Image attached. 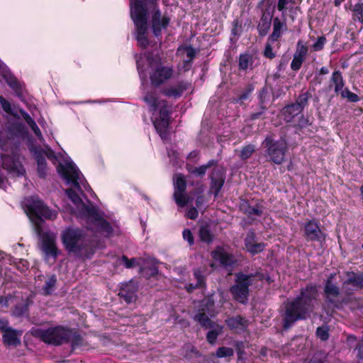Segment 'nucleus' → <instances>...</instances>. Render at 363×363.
Listing matches in <instances>:
<instances>
[{"label": "nucleus", "instance_id": "nucleus-1", "mask_svg": "<svg viewBox=\"0 0 363 363\" xmlns=\"http://www.w3.org/2000/svg\"><path fill=\"white\" fill-rule=\"evenodd\" d=\"M130 17L135 26L136 40L142 48L148 45L147 37V19L151 17L152 31L155 36L160 35L169 21L166 16H162L152 0H135L130 4Z\"/></svg>", "mask_w": 363, "mask_h": 363}, {"label": "nucleus", "instance_id": "nucleus-2", "mask_svg": "<svg viewBox=\"0 0 363 363\" xmlns=\"http://www.w3.org/2000/svg\"><path fill=\"white\" fill-rule=\"evenodd\" d=\"M317 289L315 286H307L299 296L286 306L284 328H289L296 320L305 319L313 311L316 302Z\"/></svg>", "mask_w": 363, "mask_h": 363}, {"label": "nucleus", "instance_id": "nucleus-3", "mask_svg": "<svg viewBox=\"0 0 363 363\" xmlns=\"http://www.w3.org/2000/svg\"><path fill=\"white\" fill-rule=\"evenodd\" d=\"M66 193L74 204V213L77 216L86 218L89 228L99 232L104 236H109L113 233V229L101 217L93 205L85 204L72 189L66 190Z\"/></svg>", "mask_w": 363, "mask_h": 363}, {"label": "nucleus", "instance_id": "nucleus-4", "mask_svg": "<svg viewBox=\"0 0 363 363\" xmlns=\"http://www.w3.org/2000/svg\"><path fill=\"white\" fill-rule=\"evenodd\" d=\"M137 66L142 80L146 79L147 74L145 72L147 67H150L151 69L150 79L152 84L156 85L170 79L173 74L172 67L165 65L158 56H152L150 53H144L137 60Z\"/></svg>", "mask_w": 363, "mask_h": 363}, {"label": "nucleus", "instance_id": "nucleus-5", "mask_svg": "<svg viewBox=\"0 0 363 363\" xmlns=\"http://www.w3.org/2000/svg\"><path fill=\"white\" fill-rule=\"evenodd\" d=\"M144 101L150 106L154 115L153 123L162 139L168 136L169 108L165 102L157 99L155 93H148L144 96Z\"/></svg>", "mask_w": 363, "mask_h": 363}, {"label": "nucleus", "instance_id": "nucleus-6", "mask_svg": "<svg viewBox=\"0 0 363 363\" xmlns=\"http://www.w3.org/2000/svg\"><path fill=\"white\" fill-rule=\"evenodd\" d=\"M44 154L48 159L58 161L57 172L67 183H72L76 188H79V184L83 182V175L69 158L64 155H55L48 147H46Z\"/></svg>", "mask_w": 363, "mask_h": 363}, {"label": "nucleus", "instance_id": "nucleus-7", "mask_svg": "<svg viewBox=\"0 0 363 363\" xmlns=\"http://www.w3.org/2000/svg\"><path fill=\"white\" fill-rule=\"evenodd\" d=\"M201 311L194 317L195 320L198 321L202 326L205 328H210L211 330L207 334V340L209 343H215L218 335L223 333V326L213 323L209 318L217 313L214 309L213 300L208 297L204 299L201 304Z\"/></svg>", "mask_w": 363, "mask_h": 363}, {"label": "nucleus", "instance_id": "nucleus-8", "mask_svg": "<svg viewBox=\"0 0 363 363\" xmlns=\"http://www.w3.org/2000/svg\"><path fill=\"white\" fill-rule=\"evenodd\" d=\"M62 243L69 252H79L90 244V239L84 230L78 228H67L61 233Z\"/></svg>", "mask_w": 363, "mask_h": 363}, {"label": "nucleus", "instance_id": "nucleus-9", "mask_svg": "<svg viewBox=\"0 0 363 363\" xmlns=\"http://www.w3.org/2000/svg\"><path fill=\"white\" fill-rule=\"evenodd\" d=\"M25 205L26 212L31 222L35 225L38 234L41 233L40 223L43 218L53 219L56 217V212L49 209L38 199L32 198L30 200H27Z\"/></svg>", "mask_w": 363, "mask_h": 363}, {"label": "nucleus", "instance_id": "nucleus-10", "mask_svg": "<svg viewBox=\"0 0 363 363\" xmlns=\"http://www.w3.org/2000/svg\"><path fill=\"white\" fill-rule=\"evenodd\" d=\"M264 144L270 160L276 164H281L287 148L286 142L283 139L274 141L271 138H267Z\"/></svg>", "mask_w": 363, "mask_h": 363}, {"label": "nucleus", "instance_id": "nucleus-11", "mask_svg": "<svg viewBox=\"0 0 363 363\" xmlns=\"http://www.w3.org/2000/svg\"><path fill=\"white\" fill-rule=\"evenodd\" d=\"M257 276H247L242 274L237 275L236 284L231 288L233 297L242 303L247 300L248 286L252 284V281Z\"/></svg>", "mask_w": 363, "mask_h": 363}, {"label": "nucleus", "instance_id": "nucleus-12", "mask_svg": "<svg viewBox=\"0 0 363 363\" xmlns=\"http://www.w3.org/2000/svg\"><path fill=\"white\" fill-rule=\"evenodd\" d=\"M68 335V331L65 328L56 327L43 331L41 337L45 342L58 345L67 341Z\"/></svg>", "mask_w": 363, "mask_h": 363}, {"label": "nucleus", "instance_id": "nucleus-13", "mask_svg": "<svg viewBox=\"0 0 363 363\" xmlns=\"http://www.w3.org/2000/svg\"><path fill=\"white\" fill-rule=\"evenodd\" d=\"M2 167L13 177L22 176L25 173L21 158L13 154L11 156L2 155Z\"/></svg>", "mask_w": 363, "mask_h": 363}, {"label": "nucleus", "instance_id": "nucleus-14", "mask_svg": "<svg viewBox=\"0 0 363 363\" xmlns=\"http://www.w3.org/2000/svg\"><path fill=\"white\" fill-rule=\"evenodd\" d=\"M174 198L175 202L179 207H184L188 204L189 198L185 193L186 182L182 174H176L174 179Z\"/></svg>", "mask_w": 363, "mask_h": 363}, {"label": "nucleus", "instance_id": "nucleus-15", "mask_svg": "<svg viewBox=\"0 0 363 363\" xmlns=\"http://www.w3.org/2000/svg\"><path fill=\"white\" fill-rule=\"evenodd\" d=\"M138 289V282L134 280H130L123 284L119 295H121L127 303H133L136 300Z\"/></svg>", "mask_w": 363, "mask_h": 363}, {"label": "nucleus", "instance_id": "nucleus-16", "mask_svg": "<svg viewBox=\"0 0 363 363\" xmlns=\"http://www.w3.org/2000/svg\"><path fill=\"white\" fill-rule=\"evenodd\" d=\"M211 257L215 261L219 262L224 267L230 266L234 262L233 257L222 247H218L213 250L211 252Z\"/></svg>", "mask_w": 363, "mask_h": 363}, {"label": "nucleus", "instance_id": "nucleus-17", "mask_svg": "<svg viewBox=\"0 0 363 363\" xmlns=\"http://www.w3.org/2000/svg\"><path fill=\"white\" fill-rule=\"evenodd\" d=\"M305 234L308 239L312 240L322 241L325 238L324 234L315 220H311L306 224Z\"/></svg>", "mask_w": 363, "mask_h": 363}, {"label": "nucleus", "instance_id": "nucleus-18", "mask_svg": "<svg viewBox=\"0 0 363 363\" xmlns=\"http://www.w3.org/2000/svg\"><path fill=\"white\" fill-rule=\"evenodd\" d=\"M43 250L47 257L55 258L58 255L55 238L53 235H47L43 238Z\"/></svg>", "mask_w": 363, "mask_h": 363}, {"label": "nucleus", "instance_id": "nucleus-19", "mask_svg": "<svg viewBox=\"0 0 363 363\" xmlns=\"http://www.w3.org/2000/svg\"><path fill=\"white\" fill-rule=\"evenodd\" d=\"M22 335L21 331L14 330L12 328L7 330L3 335V339L5 343L10 345H16L20 344V337Z\"/></svg>", "mask_w": 363, "mask_h": 363}, {"label": "nucleus", "instance_id": "nucleus-20", "mask_svg": "<svg viewBox=\"0 0 363 363\" xmlns=\"http://www.w3.org/2000/svg\"><path fill=\"white\" fill-rule=\"evenodd\" d=\"M301 111V106L299 105H289L286 106L282 111V115L286 122L289 123L293 121L295 116H298Z\"/></svg>", "mask_w": 363, "mask_h": 363}, {"label": "nucleus", "instance_id": "nucleus-21", "mask_svg": "<svg viewBox=\"0 0 363 363\" xmlns=\"http://www.w3.org/2000/svg\"><path fill=\"white\" fill-rule=\"evenodd\" d=\"M332 278L333 277L328 279L324 289L325 296L330 302H333L340 294L338 288L332 283Z\"/></svg>", "mask_w": 363, "mask_h": 363}, {"label": "nucleus", "instance_id": "nucleus-22", "mask_svg": "<svg viewBox=\"0 0 363 363\" xmlns=\"http://www.w3.org/2000/svg\"><path fill=\"white\" fill-rule=\"evenodd\" d=\"M226 323L230 329L244 330L247 326V322L240 316L231 318L226 320Z\"/></svg>", "mask_w": 363, "mask_h": 363}, {"label": "nucleus", "instance_id": "nucleus-23", "mask_svg": "<svg viewBox=\"0 0 363 363\" xmlns=\"http://www.w3.org/2000/svg\"><path fill=\"white\" fill-rule=\"evenodd\" d=\"M0 74L12 88L17 86L16 79L12 76L7 67L0 60Z\"/></svg>", "mask_w": 363, "mask_h": 363}, {"label": "nucleus", "instance_id": "nucleus-24", "mask_svg": "<svg viewBox=\"0 0 363 363\" xmlns=\"http://www.w3.org/2000/svg\"><path fill=\"white\" fill-rule=\"evenodd\" d=\"M194 277L196 279L197 282L195 286L191 284L185 286L189 292L191 291L195 288L203 287L204 286L203 276L201 271L199 269L194 270Z\"/></svg>", "mask_w": 363, "mask_h": 363}, {"label": "nucleus", "instance_id": "nucleus-25", "mask_svg": "<svg viewBox=\"0 0 363 363\" xmlns=\"http://www.w3.org/2000/svg\"><path fill=\"white\" fill-rule=\"evenodd\" d=\"M186 89V85L179 84L175 86L166 89L164 93L167 96L176 98L179 96Z\"/></svg>", "mask_w": 363, "mask_h": 363}, {"label": "nucleus", "instance_id": "nucleus-26", "mask_svg": "<svg viewBox=\"0 0 363 363\" xmlns=\"http://www.w3.org/2000/svg\"><path fill=\"white\" fill-rule=\"evenodd\" d=\"M285 27L284 23L281 22L279 18H275L273 22V33L272 38L275 40L279 38L281 35L282 30Z\"/></svg>", "mask_w": 363, "mask_h": 363}, {"label": "nucleus", "instance_id": "nucleus-27", "mask_svg": "<svg viewBox=\"0 0 363 363\" xmlns=\"http://www.w3.org/2000/svg\"><path fill=\"white\" fill-rule=\"evenodd\" d=\"M252 64V58L250 55L245 54L240 56L239 68L240 69L247 70Z\"/></svg>", "mask_w": 363, "mask_h": 363}, {"label": "nucleus", "instance_id": "nucleus-28", "mask_svg": "<svg viewBox=\"0 0 363 363\" xmlns=\"http://www.w3.org/2000/svg\"><path fill=\"white\" fill-rule=\"evenodd\" d=\"M35 159L38 163V172L40 177H44L46 173V164L45 159L39 152H35Z\"/></svg>", "mask_w": 363, "mask_h": 363}, {"label": "nucleus", "instance_id": "nucleus-29", "mask_svg": "<svg viewBox=\"0 0 363 363\" xmlns=\"http://www.w3.org/2000/svg\"><path fill=\"white\" fill-rule=\"evenodd\" d=\"M213 235L206 226H201L199 229V238L203 242L209 243L213 240Z\"/></svg>", "mask_w": 363, "mask_h": 363}, {"label": "nucleus", "instance_id": "nucleus-30", "mask_svg": "<svg viewBox=\"0 0 363 363\" xmlns=\"http://www.w3.org/2000/svg\"><path fill=\"white\" fill-rule=\"evenodd\" d=\"M332 81L335 84V90L336 92L340 91L343 88L344 83L340 72L337 71L333 74Z\"/></svg>", "mask_w": 363, "mask_h": 363}, {"label": "nucleus", "instance_id": "nucleus-31", "mask_svg": "<svg viewBox=\"0 0 363 363\" xmlns=\"http://www.w3.org/2000/svg\"><path fill=\"white\" fill-rule=\"evenodd\" d=\"M347 283L352 284L355 286L363 287V274H351Z\"/></svg>", "mask_w": 363, "mask_h": 363}, {"label": "nucleus", "instance_id": "nucleus-32", "mask_svg": "<svg viewBox=\"0 0 363 363\" xmlns=\"http://www.w3.org/2000/svg\"><path fill=\"white\" fill-rule=\"evenodd\" d=\"M26 121L29 125V126L31 128V129L33 130L35 134L38 137L41 138V132L39 128L38 127L37 124L34 121V120L27 113H25L23 116Z\"/></svg>", "mask_w": 363, "mask_h": 363}, {"label": "nucleus", "instance_id": "nucleus-33", "mask_svg": "<svg viewBox=\"0 0 363 363\" xmlns=\"http://www.w3.org/2000/svg\"><path fill=\"white\" fill-rule=\"evenodd\" d=\"M56 283V277L55 276L50 277L45 283V285L44 286L43 290V293L46 295L50 294L52 293L54 286Z\"/></svg>", "mask_w": 363, "mask_h": 363}, {"label": "nucleus", "instance_id": "nucleus-34", "mask_svg": "<svg viewBox=\"0 0 363 363\" xmlns=\"http://www.w3.org/2000/svg\"><path fill=\"white\" fill-rule=\"evenodd\" d=\"M210 165H211V162H209L206 165H202L199 167H193L191 166H188L187 169L189 172L196 174V175H199V176H201L206 173L207 169L210 167Z\"/></svg>", "mask_w": 363, "mask_h": 363}, {"label": "nucleus", "instance_id": "nucleus-35", "mask_svg": "<svg viewBox=\"0 0 363 363\" xmlns=\"http://www.w3.org/2000/svg\"><path fill=\"white\" fill-rule=\"evenodd\" d=\"M234 354V351L230 347H222L217 350L216 355L219 358L231 357Z\"/></svg>", "mask_w": 363, "mask_h": 363}, {"label": "nucleus", "instance_id": "nucleus-36", "mask_svg": "<svg viewBox=\"0 0 363 363\" xmlns=\"http://www.w3.org/2000/svg\"><path fill=\"white\" fill-rule=\"evenodd\" d=\"M307 53L308 48L299 41L297 44V49L294 55L305 60Z\"/></svg>", "mask_w": 363, "mask_h": 363}, {"label": "nucleus", "instance_id": "nucleus-37", "mask_svg": "<svg viewBox=\"0 0 363 363\" xmlns=\"http://www.w3.org/2000/svg\"><path fill=\"white\" fill-rule=\"evenodd\" d=\"M27 308H28V304L25 301H23L20 304V306H17L15 308V309L13 311V314L16 316L23 315L26 313Z\"/></svg>", "mask_w": 363, "mask_h": 363}, {"label": "nucleus", "instance_id": "nucleus-38", "mask_svg": "<svg viewBox=\"0 0 363 363\" xmlns=\"http://www.w3.org/2000/svg\"><path fill=\"white\" fill-rule=\"evenodd\" d=\"M354 11L356 17L361 22L363 23V4L358 3L354 6Z\"/></svg>", "mask_w": 363, "mask_h": 363}, {"label": "nucleus", "instance_id": "nucleus-39", "mask_svg": "<svg viewBox=\"0 0 363 363\" xmlns=\"http://www.w3.org/2000/svg\"><path fill=\"white\" fill-rule=\"evenodd\" d=\"M317 336L322 340H325L328 338V330L326 327H319L316 330Z\"/></svg>", "mask_w": 363, "mask_h": 363}, {"label": "nucleus", "instance_id": "nucleus-40", "mask_svg": "<svg viewBox=\"0 0 363 363\" xmlns=\"http://www.w3.org/2000/svg\"><path fill=\"white\" fill-rule=\"evenodd\" d=\"M250 248L247 250L251 254H257L262 252L264 249V245L263 243H255V245H249Z\"/></svg>", "mask_w": 363, "mask_h": 363}, {"label": "nucleus", "instance_id": "nucleus-41", "mask_svg": "<svg viewBox=\"0 0 363 363\" xmlns=\"http://www.w3.org/2000/svg\"><path fill=\"white\" fill-rule=\"evenodd\" d=\"M179 51L186 55L189 59L186 62H191L196 55V50L191 47H186L183 50H179Z\"/></svg>", "mask_w": 363, "mask_h": 363}, {"label": "nucleus", "instance_id": "nucleus-42", "mask_svg": "<svg viewBox=\"0 0 363 363\" xmlns=\"http://www.w3.org/2000/svg\"><path fill=\"white\" fill-rule=\"evenodd\" d=\"M303 59L298 57L296 55H294L293 60L291 64V67L293 70H298L301 68Z\"/></svg>", "mask_w": 363, "mask_h": 363}, {"label": "nucleus", "instance_id": "nucleus-43", "mask_svg": "<svg viewBox=\"0 0 363 363\" xmlns=\"http://www.w3.org/2000/svg\"><path fill=\"white\" fill-rule=\"evenodd\" d=\"M245 247L247 250H248L250 248L249 245H251V247H252V245H255L256 243L255 235L254 233L250 232L247 235L245 240Z\"/></svg>", "mask_w": 363, "mask_h": 363}, {"label": "nucleus", "instance_id": "nucleus-44", "mask_svg": "<svg viewBox=\"0 0 363 363\" xmlns=\"http://www.w3.org/2000/svg\"><path fill=\"white\" fill-rule=\"evenodd\" d=\"M308 94L306 93L299 96L296 104L294 105H299L301 106V111H302L303 107L306 105L308 101Z\"/></svg>", "mask_w": 363, "mask_h": 363}, {"label": "nucleus", "instance_id": "nucleus-45", "mask_svg": "<svg viewBox=\"0 0 363 363\" xmlns=\"http://www.w3.org/2000/svg\"><path fill=\"white\" fill-rule=\"evenodd\" d=\"M255 148L252 145H247L241 151V157L243 159L248 158L254 152Z\"/></svg>", "mask_w": 363, "mask_h": 363}, {"label": "nucleus", "instance_id": "nucleus-46", "mask_svg": "<svg viewBox=\"0 0 363 363\" xmlns=\"http://www.w3.org/2000/svg\"><path fill=\"white\" fill-rule=\"evenodd\" d=\"M325 38L320 37L318 38L316 42L313 45V48L315 51L320 50L323 48L324 45L325 43Z\"/></svg>", "mask_w": 363, "mask_h": 363}, {"label": "nucleus", "instance_id": "nucleus-47", "mask_svg": "<svg viewBox=\"0 0 363 363\" xmlns=\"http://www.w3.org/2000/svg\"><path fill=\"white\" fill-rule=\"evenodd\" d=\"M342 95L344 97H347L352 102H356L359 101L358 96L348 90L343 91Z\"/></svg>", "mask_w": 363, "mask_h": 363}, {"label": "nucleus", "instance_id": "nucleus-48", "mask_svg": "<svg viewBox=\"0 0 363 363\" xmlns=\"http://www.w3.org/2000/svg\"><path fill=\"white\" fill-rule=\"evenodd\" d=\"M15 299L12 296L2 297L0 296V305L2 306L8 307L11 303H14Z\"/></svg>", "mask_w": 363, "mask_h": 363}, {"label": "nucleus", "instance_id": "nucleus-49", "mask_svg": "<svg viewBox=\"0 0 363 363\" xmlns=\"http://www.w3.org/2000/svg\"><path fill=\"white\" fill-rule=\"evenodd\" d=\"M183 238L186 240L190 245L194 244V237L189 230L186 229L183 231Z\"/></svg>", "mask_w": 363, "mask_h": 363}, {"label": "nucleus", "instance_id": "nucleus-50", "mask_svg": "<svg viewBox=\"0 0 363 363\" xmlns=\"http://www.w3.org/2000/svg\"><path fill=\"white\" fill-rule=\"evenodd\" d=\"M0 103L1 104L3 109L6 113H11V108L9 101H7L4 97L0 96Z\"/></svg>", "mask_w": 363, "mask_h": 363}, {"label": "nucleus", "instance_id": "nucleus-51", "mask_svg": "<svg viewBox=\"0 0 363 363\" xmlns=\"http://www.w3.org/2000/svg\"><path fill=\"white\" fill-rule=\"evenodd\" d=\"M123 260L126 268H131L138 264V262L135 259H128L127 257H123Z\"/></svg>", "mask_w": 363, "mask_h": 363}, {"label": "nucleus", "instance_id": "nucleus-52", "mask_svg": "<svg viewBox=\"0 0 363 363\" xmlns=\"http://www.w3.org/2000/svg\"><path fill=\"white\" fill-rule=\"evenodd\" d=\"M264 55L270 59L274 57L275 55L274 54L272 51V48L270 45H267L264 50Z\"/></svg>", "mask_w": 363, "mask_h": 363}, {"label": "nucleus", "instance_id": "nucleus-53", "mask_svg": "<svg viewBox=\"0 0 363 363\" xmlns=\"http://www.w3.org/2000/svg\"><path fill=\"white\" fill-rule=\"evenodd\" d=\"M186 216L190 219H195L198 216V211L195 208H191L188 211Z\"/></svg>", "mask_w": 363, "mask_h": 363}, {"label": "nucleus", "instance_id": "nucleus-54", "mask_svg": "<svg viewBox=\"0 0 363 363\" xmlns=\"http://www.w3.org/2000/svg\"><path fill=\"white\" fill-rule=\"evenodd\" d=\"M248 213L250 216H259L261 214V211L258 208H250L248 210Z\"/></svg>", "mask_w": 363, "mask_h": 363}, {"label": "nucleus", "instance_id": "nucleus-55", "mask_svg": "<svg viewBox=\"0 0 363 363\" xmlns=\"http://www.w3.org/2000/svg\"><path fill=\"white\" fill-rule=\"evenodd\" d=\"M287 3V0H279L277 4L278 10L280 11H283L285 9Z\"/></svg>", "mask_w": 363, "mask_h": 363}, {"label": "nucleus", "instance_id": "nucleus-56", "mask_svg": "<svg viewBox=\"0 0 363 363\" xmlns=\"http://www.w3.org/2000/svg\"><path fill=\"white\" fill-rule=\"evenodd\" d=\"M9 329H11V328L8 327L7 321L5 320H0V330L5 333L6 331Z\"/></svg>", "mask_w": 363, "mask_h": 363}, {"label": "nucleus", "instance_id": "nucleus-57", "mask_svg": "<svg viewBox=\"0 0 363 363\" xmlns=\"http://www.w3.org/2000/svg\"><path fill=\"white\" fill-rule=\"evenodd\" d=\"M223 184V180H218L214 182V186L216 187V195L218 194V193L219 190L220 189V188L222 187Z\"/></svg>", "mask_w": 363, "mask_h": 363}, {"label": "nucleus", "instance_id": "nucleus-58", "mask_svg": "<svg viewBox=\"0 0 363 363\" xmlns=\"http://www.w3.org/2000/svg\"><path fill=\"white\" fill-rule=\"evenodd\" d=\"M198 156V152L196 151H192L189 155V158H196Z\"/></svg>", "mask_w": 363, "mask_h": 363}, {"label": "nucleus", "instance_id": "nucleus-59", "mask_svg": "<svg viewBox=\"0 0 363 363\" xmlns=\"http://www.w3.org/2000/svg\"><path fill=\"white\" fill-rule=\"evenodd\" d=\"M362 351H363V345L359 347L358 349V357L359 358H363V354H362Z\"/></svg>", "mask_w": 363, "mask_h": 363}, {"label": "nucleus", "instance_id": "nucleus-60", "mask_svg": "<svg viewBox=\"0 0 363 363\" xmlns=\"http://www.w3.org/2000/svg\"><path fill=\"white\" fill-rule=\"evenodd\" d=\"M320 73L323 74H326L328 73V69L326 67H322L320 69Z\"/></svg>", "mask_w": 363, "mask_h": 363}, {"label": "nucleus", "instance_id": "nucleus-61", "mask_svg": "<svg viewBox=\"0 0 363 363\" xmlns=\"http://www.w3.org/2000/svg\"><path fill=\"white\" fill-rule=\"evenodd\" d=\"M345 0H335L334 4L336 6H340Z\"/></svg>", "mask_w": 363, "mask_h": 363}, {"label": "nucleus", "instance_id": "nucleus-62", "mask_svg": "<svg viewBox=\"0 0 363 363\" xmlns=\"http://www.w3.org/2000/svg\"><path fill=\"white\" fill-rule=\"evenodd\" d=\"M199 203H201V201H199V199H198L197 201H196L197 206L199 205Z\"/></svg>", "mask_w": 363, "mask_h": 363}, {"label": "nucleus", "instance_id": "nucleus-63", "mask_svg": "<svg viewBox=\"0 0 363 363\" xmlns=\"http://www.w3.org/2000/svg\"><path fill=\"white\" fill-rule=\"evenodd\" d=\"M362 248H363V244H362Z\"/></svg>", "mask_w": 363, "mask_h": 363}]
</instances>
